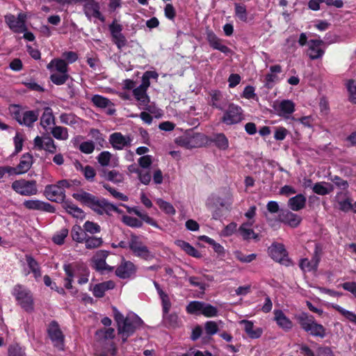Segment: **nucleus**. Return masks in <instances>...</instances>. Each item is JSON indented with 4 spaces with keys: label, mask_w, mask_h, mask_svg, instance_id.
I'll use <instances>...</instances> for the list:
<instances>
[{
    "label": "nucleus",
    "mask_w": 356,
    "mask_h": 356,
    "mask_svg": "<svg viewBox=\"0 0 356 356\" xmlns=\"http://www.w3.org/2000/svg\"><path fill=\"white\" fill-rule=\"evenodd\" d=\"M76 200L88 206L99 215H111L112 212L121 213L122 211L105 199H99L91 193L80 190L72 194Z\"/></svg>",
    "instance_id": "1"
},
{
    "label": "nucleus",
    "mask_w": 356,
    "mask_h": 356,
    "mask_svg": "<svg viewBox=\"0 0 356 356\" xmlns=\"http://www.w3.org/2000/svg\"><path fill=\"white\" fill-rule=\"evenodd\" d=\"M297 319L301 327L309 334L321 338L325 336V327L317 323L313 316L302 313L297 317Z\"/></svg>",
    "instance_id": "2"
},
{
    "label": "nucleus",
    "mask_w": 356,
    "mask_h": 356,
    "mask_svg": "<svg viewBox=\"0 0 356 356\" xmlns=\"http://www.w3.org/2000/svg\"><path fill=\"white\" fill-rule=\"evenodd\" d=\"M186 312L191 314H202L207 318L216 317L218 314L216 307L201 301L190 302L186 307Z\"/></svg>",
    "instance_id": "3"
},
{
    "label": "nucleus",
    "mask_w": 356,
    "mask_h": 356,
    "mask_svg": "<svg viewBox=\"0 0 356 356\" xmlns=\"http://www.w3.org/2000/svg\"><path fill=\"white\" fill-rule=\"evenodd\" d=\"M11 187L14 191L21 195L31 196L38 193L37 183L35 180L24 179L15 180L12 183Z\"/></svg>",
    "instance_id": "4"
},
{
    "label": "nucleus",
    "mask_w": 356,
    "mask_h": 356,
    "mask_svg": "<svg viewBox=\"0 0 356 356\" xmlns=\"http://www.w3.org/2000/svg\"><path fill=\"white\" fill-rule=\"evenodd\" d=\"M13 294L23 309L26 311L33 310V300L28 289L21 285H17L13 289Z\"/></svg>",
    "instance_id": "5"
},
{
    "label": "nucleus",
    "mask_w": 356,
    "mask_h": 356,
    "mask_svg": "<svg viewBox=\"0 0 356 356\" xmlns=\"http://www.w3.org/2000/svg\"><path fill=\"white\" fill-rule=\"evenodd\" d=\"M243 110L236 104H230L225 111L222 122L227 125L239 123L243 120Z\"/></svg>",
    "instance_id": "6"
},
{
    "label": "nucleus",
    "mask_w": 356,
    "mask_h": 356,
    "mask_svg": "<svg viewBox=\"0 0 356 356\" xmlns=\"http://www.w3.org/2000/svg\"><path fill=\"white\" fill-rule=\"evenodd\" d=\"M129 247L133 254L144 259H149L152 256L147 247L143 244L140 238L136 235H131L129 241Z\"/></svg>",
    "instance_id": "7"
},
{
    "label": "nucleus",
    "mask_w": 356,
    "mask_h": 356,
    "mask_svg": "<svg viewBox=\"0 0 356 356\" xmlns=\"http://www.w3.org/2000/svg\"><path fill=\"white\" fill-rule=\"evenodd\" d=\"M14 119L21 125L32 127L39 117V111H16L13 113Z\"/></svg>",
    "instance_id": "8"
},
{
    "label": "nucleus",
    "mask_w": 356,
    "mask_h": 356,
    "mask_svg": "<svg viewBox=\"0 0 356 356\" xmlns=\"http://www.w3.org/2000/svg\"><path fill=\"white\" fill-rule=\"evenodd\" d=\"M268 253L270 257L277 262L285 266H288L290 264L286 250L284 245L282 243H273L268 248Z\"/></svg>",
    "instance_id": "9"
},
{
    "label": "nucleus",
    "mask_w": 356,
    "mask_h": 356,
    "mask_svg": "<svg viewBox=\"0 0 356 356\" xmlns=\"http://www.w3.org/2000/svg\"><path fill=\"white\" fill-rule=\"evenodd\" d=\"M26 15L22 13H19L17 17L11 14L5 16L6 23L15 33H22L26 31Z\"/></svg>",
    "instance_id": "10"
},
{
    "label": "nucleus",
    "mask_w": 356,
    "mask_h": 356,
    "mask_svg": "<svg viewBox=\"0 0 356 356\" xmlns=\"http://www.w3.org/2000/svg\"><path fill=\"white\" fill-rule=\"evenodd\" d=\"M205 137L203 134L195 133L181 137L178 140L179 145L187 149L199 147L203 145Z\"/></svg>",
    "instance_id": "11"
},
{
    "label": "nucleus",
    "mask_w": 356,
    "mask_h": 356,
    "mask_svg": "<svg viewBox=\"0 0 356 356\" xmlns=\"http://www.w3.org/2000/svg\"><path fill=\"white\" fill-rule=\"evenodd\" d=\"M132 137L130 135L124 136L120 132H114L109 136L108 141L112 147L117 150H122L131 145Z\"/></svg>",
    "instance_id": "12"
},
{
    "label": "nucleus",
    "mask_w": 356,
    "mask_h": 356,
    "mask_svg": "<svg viewBox=\"0 0 356 356\" xmlns=\"http://www.w3.org/2000/svg\"><path fill=\"white\" fill-rule=\"evenodd\" d=\"M44 195L50 201L61 202L65 200V191L63 190L58 181L56 184L46 186Z\"/></svg>",
    "instance_id": "13"
},
{
    "label": "nucleus",
    "mask_w": 356,
    "mask_h": 356,
    "mask_svg": "<svg viewBox=\"0 0 356 356\" xmlns=\"http://www.w3.org/2000/svg\"><path fill=\"white\" fill-rule=\"evenodd\" d=\"M142 324L143 321L138 316L127 317L123 323L118 327V333H127L132 335Z\"/></svg>",
    "instance_id": "14"
},
{
    "label": "nucleus",
    "mask_w": 356,
    "mask_h": 356,
    "mask_svg": "<svg viewBox=\"0 0 356 356\" xmlns=\"http://www.w3.org/2000/svg\"><path fill=\"white\" fill-rule=\"evenodd\" d=\"M48 334L54 345L59 349H63L64 335L57 322L51 321L48 327Z\"/></svg>",
    "instance_id": "15"
},
{
    "label": "nucleus",
    "mask_w": 356,
    "mask_h": 356,
    "mask_svg": "<svg viewBox=\"0 0 356 356\" xmlns=\"http://www.w3.org/2000/svg\"><path fill=\"white\" fill-rule=\"evenodd\" d=\"M273 108L279 116L288 119L295 111V104L291 100L284 99L280 102H275Z\"/></svg>",
    "instance_id": "16"
},
{
    "label": "nucleus",
    "mask_w": 356,
    "mask_h": 356,
    "mask_svg": "<svg viewBox=\"0 0 356 356\" xmlns=\"http://www.w3.org/2000/svg\"><path fill=\"white\" fill-rule=\"evenodd\" d=\"M33 144L38 149H44L51 154H54L57 150L54 140L49 136L40 137L38 136L34 138Z\"/></svg>",
    "instance_id": "17"
},
{
    "label": "nucleus",
    "mask_w": 356,
    "mask_h": 356,
    "mask_svg": "<svg viewBox=\"0 0 356 356\" xmlns=\"http://www.w3.org/2000/svg\"><path fill=\"white\" fill-rule=\"evenodd\" d=\"M100 6L98 2L95 0H90L83 5V12L88 19L92 17L99 19L101 22H104V17L100 12Z\"/></svg>",
    "instance_id": "18"
},
{
    "label": "nucleus",
    "mask_w": 356,
    "mask_h": 356,
    "mask_svg": "<svg viewBox=\"0 0 356 356\" xmlns=\"http://www.w3.org/2000/svg\"><path fill=\"white\" fill-rule=\"evenodd\" d=\"M24 206L29 210H37L48 213H54L55 208L51 204L40 200H25Z\"/></svg>",
    "instance_id": "19"
},
{
    "label": "nucleus",
    "mask_w": 356,
    "mask_h": 356,
    "mask_svg": "<svg viewBox=\"0 0 356 356\" xmlns=\"http://www.w3.org/2000/svg\"><path fill=\"white\" fill-rule=\"evenodd\" d=\"M278 220L291 227H296L300 224L302 218L289 210H282L278 215Z\"/></svg>",
    "instance_id": "20"
},
{
    "label": "nucleus",
    "mask_w": 356,
    "mask_h": 356,
    "mask_svg": "<svg viewBox=\"0 0 356 356\" xmlns=\"http://www.w3.org/2000/svg\"><path fill=\"white\" fill-rule=\"evenodd\" d=\"M108 256L106 251L100 250L98 251L92 258L93 266L95 270L101 273L104 271L111 272L113 270V267L108 266L105 261V259Z\"/></svg>",
    "instance_id": "21"
},
{
    "label": "nucleus",
    "mask_w": 356,
    "mask_h": 356,
    "mask_svg": "<svg viewBox=\"0 0 356 356\" xmlns=\"http://www.w3.org/2000/svg\"><path fill=\"white\" fill-rule=\"evenodd\" d=\"M136 266L129 261L123 260L115 270V275L122 279L131 277L136 273Z\"/></svg>",
    "instance_id": "22"
},
{
    "label": "nucleus",
    "mask_w": 356,
    "mask_h": 356,
    "mask_svg": "<svg viewBox=\"0 0 356 356\" xmlns=\"http://www.w3.org/2000/svg\"><path fill=\"white\" fill-rule=\"evenodd\" d=\"M323 42L321 40H311L308 42L307 55L312 60L320 58L323 56L324 51L321 49Z\"/></svg>",
    "instance_id": "23"
},
{
    "label": "nucleus",
    "mask_w": 356,
    "mask_h": 356,
    "mask_svg": "<svg viewBox=\"0 0 356 356\" xmlns=\"http://www.w3.org/2000/svg\"><path fill=\"white\" fill-rule=\"evenodd\" d=\"M207 40L210 45L214 49L219 50L224 54H228L230 51L229 47L222 43L220 39L212 31H207Z\"/></svg>",
    "instance_id": "24"
},
{
    "label": "nucleus",
    "mask_w": 356,
    "mask_h": 356,
    "mask_svg": "<svg viewBox=\"0 0 356 356\" xmlns=\"http://www.w3.org/2000/svg\"><path fill=\"white\" fill-rule=\"evenodd\" d=\"M99 165L102 167L112 166L117 167L119 165V159L116 156L113 155L108 151L102 152L97 157Z\"/></svg>",
    "instance_id": "25"
},
{
    "label": "nucleus",
    "mask_w": 356,
    "mask_h": 356,
    "mask_svg": "<svg viewBox=\"0 0 356 356\" xmlns=\"http://www.w3.org/2000/svg\"><path fill=\"white\" fill-rule=\"evenodd\" d=\"M128 171L130 173H135L138 175L140 182L144 185H149L152 180V175L150 170H141L136 164L128 166Z\"/></svg>",
    "instance_id": "26"
},
{
    "label": "nucleus",
    "mask_w": 356,
    "mask_h": 356,
    "mask_svg": "<svg viewBox=\"0 0 356 356\" xmlns=\"http://www.w3.org/2000/svg\"><path fill=\"white\" fill-rule=\"evenodd\" d=\"M254 221H248L243 223L238 228V233L243 240L249 241L250 239L258 240L259 236L251 228Z\"/></svg>",
    "instance_id": "27"
},
{
    "label": "nucleus",
    "mask_w": 356,
    "mask_h": 356,
    "mask_svg": "<svg viewBox=\"0 0 356 356\" xmlns=\"http://www.w3.org/2000/svg\"><path fill=\"white\" fill-rule=\"evenodd\" d=\"M240 324L244 325V331L251 339H258L263 333L262 328L255 327L254 323L250 321L242 320L240 321Z\"/></svg>",
    "instance_id": "28"
},
{
    "label": "nucleus",
    "mask_w": 356,
    "mask_h": 356,
    "mask_svg": "<svg viewBox=\"0 0 356 356\" xmlns=\"http://www.w3.org/2000/svg\"><path fill=\"white\" fill-rule=\"evenodd\" d=\"M320 261V256L317 251L315 252L311 260L308 259H302L300 262V267L304 271H312L317 269Z\"/></svg>",
    "instance_id": "29"
},
{
    "label": "nucleus",
    "mask_w": 356,
    "mask_h": 356,
    "mask_svg": "<svg viewBox=\"0 0 356 356\" xmlns=\"http://www.w3.org/2000/svg\"><path fill=\"white\" fill-rule=\"evenodd\" d=\"M274 315V319L280 327L286 331H289L292 328V322L285 316L282 310H275Z\"/></svg>",
    "instance_id": "30"
},
{
    "label": "nucleus",
    "mask_w": 356,
    "mask_h": 356,
    "mask_svg": "<svg viewBox=\"0 0 356 356\" xmlns=\"http://www.w3.org/2000/svg\"><path fill=\"white\" fill-rule=\"evenodd\" d=\"M51 72L67 73V63L63 59L54 58L47 65Z\"/></svg>",
    "instance_id": "31"
},
{
    "label": "nucleus",
    "mask_w": 356,
    "mask_h": 356,
    "mask_svg": "<svg viewBox=\"0 0 356 356\" xmlns=\"http://www.w3.org/2000/svg\"><path fill=\"white\" fill-rule=\"evenodd\" d=\"M307 199L302 194H298L288 200V207L294 211H298L306 205Z\"/></svg>",
    "instance_id": "32"
},
{
    "label": "nucleus",
    "mask_w": 356,
    "mask_h": 356,
    "mask_svg": "<svg viewBox=\"0 0 356 356\" xmlns=\"http://www.w3.org/2000/svg\"><path fill=\"white\" fill-rule=\"evenodd\" d=\"M33 163L32 154L30 153L24 154L21 158L19 164L17 165L20 175L24 174L29 170Z\"/></svg>",
    "instance_id": "33"
},
{
    "label": "nucleus",
    "mask_w": 356,
    "mask_h": 356,
    "mask_svg": "<svg viewBox=\"0 0 356 356\" xmlns=\"http://www.w3.org/2000/svg\"><path fill=\"white\" fill-rule=\"evenodd\" d=\"M115 286V282L112 280L97 284L94 286L93 295L97 298H102L106 291L113 289Z\"/></svg>",
    "instance_id": "34"
},
{
    "label": "nucleus",
    "mask_w": 356,
    "mask_h": 356,
    "mask_svg": "<svg viewBox=\"0 0 356 356\" xmlns=\"http://www.w3.org/2000/svg\"><path fill=\"white\" fill-rule=\"evenodd\" d=\"M63 207L69 214L76 218L83 220L86 216L84 211L81 208L70 202H65Z\"/></svg>",
    "instance_id": "35"
},
{
    "label": "nucleus",
    "mask_w": 356,
    "mask_h": 356,
    "mask_svg": "<svg viewBox=\"0 0 356 356\" xmlns=\"http://www.w3.org/2000/svg\"><path fill=\"white\" fill-rule=\"evenodd\" d=\"M55 124V118L52 109L50 107H45L40 118V125L46 129L47 126Z\"/></svg>",
    "instance_id": "36"
},
{
    "label": "nucleus",
    "mask_w": 356,
    "mask_h": 356,
    "mask_svg": "<svg viewBox=\"0 0 356 356\" xmlns=\"http://www.w3.org/2000/svg\"><path fill=\"white\" fill-rule=\"evenodd\" d=\"M313 191L320 195H325L330 193L333 190V186L327 182H318L312 187Z\"/></svg>",
    "instance_id": "37"
},
{
    "label": "nucleus",
    "mask_w": 356,
    "mask_h": 356,
    "mask_svg": "<svg viewBox=\"0 0 356 356\" xmlns=\"http://www.w3.org/2000/svg\"><path fill=\"white\" fill-rule=\"evenodd\" d=\"M176 245L179 246L181 250H183L188 255L192 256L195 258L200 257L201 254L197 250H196L193 246H192L188 242H186L182 240H177L175 242Z\"/></svg>",
    "instance_id": "38"
},
{
    "label": "nucleus",
    "mask_w": 356,
    "mask_h": 356,
    "mask_svg": "<svg viewBox=\"0 0 356 356\" xmlns=\"http://www.w3.org/2000/svg\"><path fill=\"white\" fill-rule=\"evenodd\" d=\"M133 94L138 102L140 107L141 106H147L149 103V97L147 94V90L137 87L133 90Z\"/></svg>",
    "instance_id": "39"
},
{
    "label": "nucleus",
    "mask_w": 356,
    "mask_h": 356,
    "mask_svg": "<svg viewBox=\"0 0 356 356\" xmlns=\"http://www.w3.org/2000/svg\"><path fill=\"white\" fill-rule=\"evenodd\" d=\"M71 236L73 241L78 243H83L86 237L87 234L85 232L83 228L82 229L79 225H74L71 230Z\"/></svg>",
    "instance_id": "40"
},
{
    "label": "nucleus",
    "mask_w": 356,
    "mask_h": 356,
    "mask_svg": "<svg viewBox=\"0 0 356 356\" xmlns=\"http://www.w3.org/2000/svg\"><path fill=\"white\" fill-rule=\"evenodd\" d=\"M59 119L62 124L72 127L79 124L80 122V118L72 113H63L59 116Z\"/></svg>",
    "instance_id": "41"
},
{
    "label": "nucleus",
    "mask_w": 356,
    "mask_h": 356,
    "mask_svg": "<svg viewBox=\"0 0 356 356\" xmlns=\"http://www.w3.org/2000/svg\"><path fill=\"white\" fill-rule=\"evenodd\" d=\"M104 177L106 180L110 181L114 184L122 183L124 179V175L115 170L105 171Z\"/></svg>",
    "instance_id": "42"
},
{
    "label": "nucleus",
    "mask_w": 356,
    "mask_h": 356,
    "mask_svg": "<svg viewBox=\"0 0 356 356\" xmlns=\"http://www.w3.org/2000/svg\"><path fill=\"white\" fill-rule=\"evenodd\" d=\"M51 134L57 140H66L68 139V130L66 127L55 126L51 130Z\"/></svg>",
    "instance_id": "43"
},
{
    "label": "nucleus",
    "mask_w": 356,
    "mask_h": 356,
    "mask_svg": "<svg viewBox=\"0 0 356 356\" xmlns=\"http://www.w3.org/2000/svg\"><path fill=\"white\" fill-rule=\"evenodd\" d=\"M97 340L99 342H104L107 339H113L115 337V330L113 328L102 329L96 332Z\"/></svg>",
    "instance_id": "44"
},
{
    "label": "nucleus",
    "mask_w": 356,
    "mask_h": 356,
    "mask_svg": "<svg viewBox=\"0 0 356 356\" xmlns=\"http://www.w3.org/2000/svg\"><path fill=\"white\" fill-rule=\"evenodd\" d=\"M234 11L235 16L241 22H246L248 21V11L245 5L234 3Z\"/></svg>",
    "instance_id": "45"
},
{
    "label": "nucleus",
    "mask_w": 356,
    "mask_h": 356,
    "mask_svg": "<svg viewBox=\"0 0 356 356\" xmlns=\"http://www.w3.org/2000/svg\"><path fill=\"white\" fill-rule=\"evenodd\" d=\"M26 260L34 277L35 278L40 277L41 276V270L38 263L30 255L26 256Z\"/></svg>",
    "instance_id": "46"
},
{
    "label": "nucleus",
    "mask_w": 356,
    "mask_h": 356,
    "mask_svg": "<svg viewBox=\"0 0 356 356\" xmlns=\"http://www.w3.org/2000/svg\"><path fill=\"white\" fill-rule=\"evenodd\" d=\"M92 102L95 106L101 108L113 106V103L108 99L99 95H95L92 97Z\"/></svg>",
    "instance_id": "47"
},
{
    "label": "nucleus",
    "mask_w": 356,
    "mask_h": 356,
    "mask_svg": "<svg viewBox=\"0 0 356 356\" xmlns=\"http://www.w3.org/2000/svg\"><path fill=\"white\" fill-rule=\"evenodd\" d=\"M63 269L66 274L64 286L67 289H72V282L74 277V271L71 264H65Z\"/></svg>",
    "instance_id": "48"
},
{
    "label": "nucleus",
    "mask_w": 356,
    "mask_h": 356,
    "mask_svg": "<svg viewBox=\"0 0 356 356\" xmlns=\"http://www.w3.org/2000/svg\"><path fill=\"white\" fill-rule=\"evenodd\" d=\"M215 145L220 149L225 150L229 147L227 138L223 134H218L214 136L213 140Z\"/></svg>",
    "instance_id": "49"
},
{
    "label": "nucleus",
    "mask_w": 356,
    "mask_h": 356,
    "mask_svg": "<svg viewBox=\"0 0 356 356\" xmlns=\"http://www.w3.org/2000/svg\"><path fill=\"white\" fill-rule=\"evenodd\" d=\"M332 307L338 311L341 315L346 318L348 321L356 325V314L353 312L346 310L339 305H332Z\"/></svg>",
    "instance_id": "50"
},
{
    "label": "nucleus",
    "mask_w": 356,
    "mask_h": 356,
    "mask_svg": "<svg viewBox=\"0 0 356 356\" xmlns=\"http://www.w3.org/2000/svg\"><path fill=\"white\" fill-rule=\"evenodd\" d=\"M68 78V73L51 72L50 76L51 81L57 86L64 84Z\"/></svg>",
    "instance_id": "51"
},
{
    "label": "nucleus",
    "mask_w": 356,
    "mask_h": 356,
    "mask_svg": "<svg viewBox=\"0 0 356 356\" xmlns=\"http://www.w3.org/2000/svg\"><path fill=\"white\" fill-rule=\"evenodd\" d=\"M84 243L87 249H95L102 245L103 240L100 237L87 236Z\"/></svg>",
    "instance_id": "52"
},
{
    "label": "nucleus",
    "mask_w": 356,
    "mask_h": 356,
    "mask_svg": "<svg viewBox=\"0 0 356 356\" xmlns=\"http://www.w3.org/2000/svg\"><path fill=\"white\" fill-rule=\"evenodd\" d=\"M153 163V156L151 155H145L138 159V163L141 170H149V167Z\"/></svg>",
    "instance_id": "53"
},
{
    "label": "nucleus",
    "mask_w": 356,
    "mask_h": 356,
    "mask_svg": "<svg viewBox=\"0 0 356 356\" xmlns=\"http://www.w3.org/2000/svg\"><path fill=\"white\" fill-rule=\"evenodd\" d=\"M157 204L159 208L165 213L169 215H175L176 213L174 207L169 202L164 201L161 199L157 200Z\"/></svg>",
    "instance_id": "54"
},
{
    "label": "nucleus",
    "mask_w": 356,
    "mask_h": 356,
    "mask_svg": "<svg viewBox=\"0 0 356 356\" xmlns=\"http://www.w3.org/2000/svg\"><path fill=\"white\" fill-rule=\"evenodd\" d=\"M83 227L86 233L88 232L91 234L99 233L101 231V227L97 223L88 220L83 224Z\"/></svg>",
    "instance_id": "55"
},
{
    "label": "nucleus",
    "mask_w": 356,
    "mask_h": 356,
    "mask_svg": "<svg viewBox=\"0 0 356 356\" xmlns=\"http://www.w3.org/2000/svg\"><path fill=\"white\" fill-rule=\"evenodd\" d=\"M234 256L238 261L243 263H250L254 260L257 257L256 254L245 255L238 250L234 252Z\"/></svg>",
    "instance_id": "56"
},
{
    "label": "nucleus",
    "mask_w": 356,
    "mask_h": 356,
    "mask_svg": "<svg viewBox=\"0 0 356 356\" xmlns=\"http://www.w3.org/2000/svg\"><path fill=\"white\" fill-rule=\"evenodd\" d=\"M222 93L218 90H213L211 92V105L217 108L222 109V106L220 103L222 99Z\"/></svg>",
    "instance_id": "57"
},
{
    "label": "nucleus",
    "mask_w": 356,
    "mask_h": 356,
    "mask_svg": "<svg viewBox=\"0 0 356 356\" xmlns=\"http://www.w3.org/2000/svg\"><path fill=\"white\" fill-rule=\"evenodd\" d=\"M103 186H104V188L106 190H107L111 193V195L113 197H115L116 199H118V200H122V201H127L128 200V197L127 195H125L123 193L118 191L115 188H113L111 186H110L108 184H104L103 185Z\"/></svg>",
    "instance_id": "58"
},
{
    "label": "nucleus",
    "mask_w": 356,
    "mask_h": 356,
    "mask_svg": "<svg viewBox=\"0 0 356 356\" xmlns=\"http://www.w3.org/2000/svg\"><path fill=\"white\" fill-rule=\"evenodd\" d=\"M203 238L207 243L211 245L213 247L216 252L219 254H224L225 249L220 243H216L213 238H211L207 236H204Z\"/></svg>",
    "instance_id": "59"
},
{
    "label": "nucleus",
    "mask_w": 356,
    "mask_h": 356,
    "mask_svg": "<svg viewBox=\"0 0 356 356\" xmlns=\"http://www.w3.org/2000/svg\"><path fill=\"white\" fill-rule=\"evenodd\" d=\"M122 222L131 227H140L143 225V223L140 220L137 219L136 218H134L129 216H124L122 217Z\"/></svg>",
    "instance_id": "60"
},
{
    "label": "nucleus",
    "mask_w": 356,
    "mask_h": 356,
    "mask_svg": "<svg viewBox=\"0 0 356 356\" xmlns=\"http://www.w3.org/2000/svg\"><path fill=\"white\" fill-rule=\"evenodd\" d=\"M94 149L95 143L92 140L83 142L79 145V150L86 154L92 153Z\"/></svg>",
    "instance_id": "61"
},
{
    "label": "nucleus",
    "mask_w": 356,
    "mask_h": 356,
    "mask_svg": "<svg viewBox=\"0 0 356 356\" xmlns=\"http://www.w3.org/2000/svg\"><path fill=\"white\" fill-rule=\"evenodd\" d=\"M163 318L164 322L168 324L169 326L171 327H175L178 324V316L177 314H163Z\"/></svg>",
    "instance_id": "62"
},
{
    "label": "nucleus",
    "mask_w": 356,
    "mask_h": 356,
    "mask_svg": "<svg viewBox=\"0 0 356 356\" xmlns=\"http://www.w3.org/2000/svg\"><path fill=\"white\" fill-rule=\"evenodd\" d=\"M8 356H26L24 350L18 344H13L9 346Z\"/></svg>",
    "instance_id": "63"
},
{
    "label": "nucleus",
    "mask_w": 356,
    "mask_h": 356,
    "mask_svg": "<svg viewBox=\"0 0 356 356\" xmlns=\"http://www.w3.org/2000/svg\"><path fill=\"white\" fill-rule=\"evenodd\" d=\"M347 88L350 93V101L353 103L356 104V85L355 81H348L347 83Z\"/></svg>",
    "instance_id": "64"
}]
</instances>
